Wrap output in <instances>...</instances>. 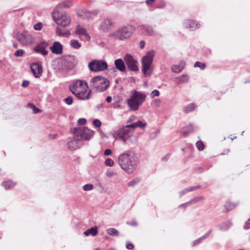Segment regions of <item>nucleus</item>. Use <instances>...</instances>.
<instances>
[{
	"mask_svg": "<svg viewBox=\"0 0 250 250\" xmlns=\"http://www.w3.org/2000/svg\"><path fill=\"white\" fill-rule=\"evenodd\" d=\"M204 199V197L203 196H197V197H196L194 198L193 199L190 200L187 203H186L184 204L181 205V206L186 207V205L195 204V203H197V202H198L201 200H203Z\"/></svg>",
	"mask_w": 250,
	"mask_h": 250,
	"instance_id": "31",
	"label": "nucleus"
},
{
	"mask_svg": "<svg viewBox=\"0 0 250 250\" xmlns=\"http://www.w3.org/2000/svg\"><path fill=\"white\" fill-rule=\"evenodd\" d=\"M244 228L245 229H248L250 228V218L246 221Z\"/></svg>",
	"mask_w": 250,
	"mask_h": 250,
	"instance_id": "54",
	"label": "nucleus"
},
{
	"mask_svg": "<svg viewBox=\"0 0 250 250\" xmlns=\"http://www.w3.org/2000/svg\"><path fill=\"white\" fill-rule=\"evenodd\" d=\"M146 95L142 92L133 90L130 98L127 99V104L130 110L136 111L145 101Z\"/></svg>",
	"mask_w": 250,
	"mask_h": 250,
	"instance_id": "2",
	"label": "nucleus"
},
{
	"mask_svg": "<svg viewBox=\"0 0 250 250\" xmlns=\"http://www.w3.org/2000/svg\"><path fill=\"white\" fill-rule=\"evenodd\" d=\"M114 162L111 158H107L105 161V165L106 166L112 167L113 166Z\"/></svg>",
	"mask_w": 250,
	"mask_h": 250,
	"instance_id": "44",
	"label": "nucleus"
},
{
	"mask_svg": "<svg viewBox=\"0 0 250 250\" xmlns=\"http://www.w3.org/2000/svg\"><path fill=\"white\" fill-rule=\"evenodd\" d=\"M186 62L184 61H181L178 65H174L171 66V70L175 73H179L184 68Z\"/></svg>",
	"mask_w": 250,
	"mask_h": 250,
	"instance_id": "23",
	"label": "nucleus"
},
{
	"mask_svg": "<svg viewBox=\"0 0 250 250\" xmlns=\"http://www.w3.org/2000/svg\"><path fill=\"white\" fill-rule=\"evenodd\" d=\"M196 108V105L194 103H191L188 104L184 108V111L186 113H188L190 112L193 111Z\"/></svg>",
	"mask_w": 250,
	"mask_h": 250,
	"instance_id": "32",
	"label": "nucleus"
},
{
	"mask_svg": "<svg viewBox=\"0 0 250 250\" xmlns=\"http://www.w3.org/2000/svg\"><path fill=\"white\" fill-rule=\"evenodd\" d=\"M93 188L92 184H86L83 186V189L85 191H89L92 189Z\"/></svg>",
	"mask_w": 250,
	"mask_h": 250,
	"instance_id": "45",
	"label": "nucleus"
},
{
	"mask_svg": "<svg viewBox=\"0 0 250 250\" xmlns=\"http://www.w3.org/2000/svg\"><path fill=\"white\" fill-rule=\"evenodd\" d=\"M86 123V120L85 118H81L78 120V124L80 125H84Z\"/></svg>",
	"mask_w": 250,
	"mask_h": 250,
	"instance_id": "50",
	"label": "nucleus"
},
{
	"mask_svg": "<svg viewBox=\"0 0 250 250\" xmlns=\"http://www.w3.org/2000/svg\"><path fill=\"white\" fill-rule=\"evenodd\" d=\"M25 51L23 49H19L15 52V56L16 57H21L24 54Z\"/></svg>",
	"mask_w": 250,
	"mask_h": 250,
	"instance_id": "42",
	"label": "nucleus"
},
{
	"mask_svg": "<svg viewBox=\"0 0 250 250\" xmlns=\"http://www.w3.org/2000/svg\"><path fill=\"white\" fill-rule=\"evenodd\" d=\"M28 106L32 109L33 113L35 114L40 113L41 112V110L37 108L34 104H29Z\"/></svg>",
	"mask_w": 250,
	"mask_h": 250,
	"instance_id": "37",
	"label": "nucleus"
},
{
	"mask_svg": "<svg viewBox=\"0 0 250 250\" xmlns=\"http://www.w3.org/2000/svg\"><path fill=\"white\" fill-rule=\"evenodd\" d=\"M98 229L97 227H92L89 229H88L86 231L84 232V234L86 236L91 235L92 236H95L97 234Z\"/></svg>",
	"mask_w": 250,
	"mask_h": 250,
	"instance_id": "27",
	"label": "nucleus"
},
{
	"mask_svg": "<svg viewBox=\"0 0 250 250\" xmlns=\"http://www.w3.org/2000/svg\"><path fill=\"white\" fill-rule=\"evenodd\" d=\"M75 33L78 35L82 40L89 41L90 37L87 32V30L82 27L80 25H77L75 28Z\"/></svg>",
	"mask_w": 250,
	"mask_h": 250,
	"instance_id": "13",
	"label": "nucleus"
},
{
	"mask_svg": "<svg viewBox=\"0 0 250 250\" xmlns=\"http://www.w3.org/2000/svg\"><path fill=\"white\" fill-rule=\"evenodd\" d=\"M154 55V51H150L147 52L142 58V71L146 77L149 76L152 73L151 65L153 62Z\"/></svg>",
	"mask_w": 250,
	"mask_h": 250,
	"instance_id": "6",
	"label": "nucleus"
},
{
	"mask_svg": "<svg viewBox=\"0 0 250 250\" xmlns=\"http://www.w3.org/2000/svg\"><path fill=\"white\" fill-rule=\"evenodd\" d=\"M112 151L110 149H106L104 151V155L106 156H109L111 155Z\"/></svg>",
	"mask_w": 250,
	"mask_h": 250,
	"instance_id": "56",
	"label": "nucleus"
},
{
	"mask_svg": "<svg viewBox=\"0 0 250 250\" xmlns=\"http://www.w3.org/2000/svg\"><path fill=\"white\" fill-rule=\"evenodd\" d=\"M151 95H152V96L158 97L160 95V92L157 89H154L151 92Z\"/></svg>",
	"mask_w": 250,
	"mask_h": 250,
	"instance_id": "53",
	"label": "nucleus"
},
{
	"mask_svg": "<svg viewBox=\"0 0 250 250\" xmlns=\"http://www.w3.org/2000/svg\"><path fill=\"white\" fill-rule=\"evenodd\" d=\"M131 225L136 226L137 225V223L136 222H132L131 224H129Z\"/></svg>",
	"mask_w": 250,
	"mask_h": 250,
	"instance_id": "63",
	"label": "nucleus"
},
{
	"mask_svg": "<svg viewBox=\"0 0 250 250\" xmlns=\"http://www.w3.org/2000/svg\"><path fill=\"white\" fill-rule=\"evenodd\" d=\"M134 131V130L131 128V126L128 125L115 131L113 136L115 139H121L124 143H125L133 136Z\"/></svg>",
	"mask_w": 250,
	"mask_h": 250,
	"instance_id": "5",
	"label": "nucleus"
},
{
	"mask_svg": "<svg viewBox=\"0 0 250 250\" xmlns=\"http://www.w3.org/2000/svg\"><path fill=\"white\" fill-rule=\"evenodd\" d=\"M48 42H42L34 48V50L37 53H41L43 56H46L48 53V51L46 50V48L48 47Z\"/></svg>",
	"mask_w": 250,
	"mask_h": 250,
	"instance_id": "16",
	"label": "nucleus"
},
{
	"mask_svg": "<svg viewBox=\"0 0 250 250\" xmlns=\"http://www.w3.org/2000/svg\"><path fill=\"white\" fill-rule=\"evenodd\" d=\"M93 86L97 91L103 92L106 90L109 85V81L101 76H97L91 79Z\"/></svg>",
	"mask_w": 250,
	"mask_h": 250,
	"instance_id": "8",
	"label": "nucleus"
},
{
	"mask_svg": "<svg viewBox=\"0 0 250 250\" xmlns=\"http://www.w3.org/2000/svg\"><path fill=\"white\" fill-rule=\"evenodd\" d=\"M70 61L71 62H72V63H73V64H72V66H74L75 64H76V63H75V59L74 58V57L73 56H68L66 59V61Z\"/></svg>",
	"mask_w": 250,
	"mask_h": 250,
	"instance_id": "49",
	"label": "nucleus"
},
{
	"mask_svg": "<svg viewBox=\"0 0 250 250\" xmlns=\"http://www.w3.org/2000/svg\"><path fill=\"white\" fill-rule=\"evenodd\" d=\"M124 59L129 70L134 72L138 71V62L131 55L126 54Z\"/></svg>",
	"mask_w": 250,
	"mask_h": 250,
	"instance_id": "11",
	"label": "nucleus"
},
{
	"mask_svg": "<svg viewBox=\"0 0 250 250\" xmlns=\"http://www.w3.org/2000/svg\"><path fill=\"white\" fill-rule=\"evenodd\" d=\"M160 101L159 100H157L155 101V104L156 106H159L160 105Z\"/></svg>",
	"mask_w": 250,
	"mask_h": 250,
	"instance_id": "61",
	"label": "nucleus"
},
{
	"mask_svg": "<svg viewBox=\"0 0 250 250\" xmlns=\"http://www.w3.org/2000/svg\"><path fill=\"white\" fill-rule=\"evenodd\" d=\"M56 34L60 37L62 36L68 37L71 35L70 31L69 30H64L61 28H60L59 26L57 27L56 30Z\"/></svg>",
	"mask_w": 250,
	"mask_h": 250,
	"instance_id": "24",
	"label": "nucleus"
},
{
	"mask_svg": "<svg viewBox=\"0 0 250 250\" xmlns=\"http://www.w3.org/2000/svg\"><path fill=\"white\" fill-rule=\"evenodd\" d=\"M42 27V24L41 22H39L34 25V29L36 30H40Z\"/></svg>",
	"mask_w": 250,
	"mask_h": 250,
	"instance_id": "47",
	"label": "nucleus"
},
{
	"mask_svg": "<svg viewBox=\"0 0 250 250\" xmlns=\"http://www.w3.org/2000/svg\"><path fill=\"white\" fill-rule=\"evenodd\" d=\"M170 157V154H167L164 158H163V160H165V159L167 160Z\"/></svg>",
	"mask_w": 250,
	"mask_h": 250,
	"instance_id": "62",
	"label": "nucleus"
},
{
	"mask_svg": "<svg viewBox=\"0 0 250 250\" xmlns=\"http://www.w3.org/2000/svg\"><path fill=\"white\" fill-rule=\"evenodd\" d=\"M232 226V223L230 221H228L226 222H224L222 223L219 226V228L220 230H227L229 229V227Z\"/></svg>",
	"mask_w": 250,
	"mask_h": 250,
	"instance_id": "25",
	"label": "nucleus"
},
{
	"mask_svg": "<svg viewBox=\"0 0 250 250\" xmlns=\"http://www.w3.org/2000/svg\"><path fill=\"white\" fill-rule=\"evenodd\" d=\"M93 125L96 127H99L101 126V122L99 119H95L93 121Z\"/></svg>",
	"mask_w": 250,
	"mask_h": 250,
	"instance_id": "46",
	"label": "nucleus"
},
{
	"mask_svg": "<svg viewBox=\"0 0 250 250\" xmlns=\"http://www.w3.org/2000/svg\"><path fill=\"white\" fill-rule=\"evenodd\" d=\"M135 31V28L128 25L121 27L112 33L113 36L116 39L123 41L130 38Z\"/></svg>",
	"mask_w": 250,
	"mask_h": 250,
	"instance_id": "4",
	"label": "nucleus"
},
{
	"mask_svg": "<svg viewBox=\"0 0 250 250\" xmlns=\"http://www.w3.org/2000/svg\"><path fill=\"white\" fill-rule=\"evenodd\" d=\"M70 45L75 49H79L81 47V43L76 40H72L71 41Z\"/></svg>",
	"mask_w": 250,
	"mask_h": 250,
	"instance_id": "36",
	"label": "nucleus"
},
{
	"mask_svg": "<svg viewBox=\"0 0 250 250\" xmlns=\"http://www.w3.org/2000/svg\"><path fill=\"white\" fill-rule=\"evenodd\" d=\"M140 181V179L138 178L134 179L128 183V186L129 187H132L138 184Z\"/></svg>",
	"mask_w": 250,
	"mask_h": 250,
	"instance_id": "39",
	"label": "nucleus"
},
{
	"mask_svg": "<svg viewBox=\"0 0 250 250\" xmlns=\"http://www.w3.org/2000/svg\"><path fill=\"white\" fill-rule=\"evenodd\" d=\"M88 88L87 83L85 81L78 80L70 87V90L72 93L81 90H85Z\"/></svg>",
	"mask_w": 250,
	"mask_h": 250,
	"instance_id": "12",
	"label": "nucleus"
},
{
	"mask_svg": "<svg viewBox=\"0 0 250 250\" xmlns=\"http://www.w3.org/2000/svg\"><path fill=\"white\" fill-rule=\"evenodd\" d=\"M31 70L34 75L36 78H40L42 73V65L39 62H34L30 65Z\"/></svg>",
	"mask_w": 250,
	"mask_h": 250,
	"instance_id": "15",
	"label": "nucleus"
},
{
	"mask_svg": "<svg viewBox=\"0 0 250 250\" xmlns=\"http://www.w3.org/2000/svg\"><path fill=\"white\" fill-rule=\"evenodd\" d=\"M88 66L92 72H100L107 69L108 65L104 60H94L88 63Z\"/></svg>",
	"mask_w": 250,
	"mask_h": 250,
	"instance_id": "10",
	"label": "nucleus"
},
{
	"mask_svg": "<svg viewBox=\"0 0 250 250\" xmlns=\"http://www.w3.org/2000/svg\"><path fill=\"white\" fill-rule=\"evenodd\" d=\"M201 188V186L200 185H198V186H196L191 187L188 188H187L188 189V191L189 192V191H191L194 190H195V189H196L197 188Z\"/></svg>",
	"mask_w": 250,
	"mask_h": 250,
	"instance_id": "52",
	"label": "nucleus"
},
{
	"mask_svg": "<svg viewBox=\"0 0 250 250\" xmlns=\"http://www.w3.org/2000/svg\"><path fill=\"white\" fill-rule=\"evenodd\" d=\"M114 27V23L110 19H104L101 22L99 29L104 32H108Z\"/></svg>",
	"mask_w": 250,
	"mask_h": 250,
	"instance_id": "14",
	"label": "nucleus"
},
{
	"mask_svg": "<svg viewBox=\"0 0 250 250\" xmlns=\"http://www.w3.org/2000/svg\"><path fill=\"white\" fill-rule=\"evenodd\" d=\"M16 184L10 180L6 181L2 183V186L5 188L6 189H9L13 188Z\"/></svg>",
	"mask_w": 250,
	"mask_h": 250,
	"instance_id": "29",
	"label": "nucleus"
},
{
	"mask_svg": "<svg viewBox=\"0 0 250 250\" xmlns=\"http://www.w3.org/2000/svg\"><path fill=\"white\" fill-rule=\"evenodd\" d=\"M235 207V205L230 202H227L225 205V208L227 211L232 210Z\"/></svg>",
	"mask_w": 250,
	"mask_h": 250,
	"instance_id": "40",
	"label": "nucleus"
},
{
	"mask_svg": "<svg viewBox=\"0 0 250 250\" xmlns=\"http://www.w3.org/2000/svg\"><path fill=\"white\" fill-rule=\"evenodd\" d=\"M194 127L192 125H189L182 128V132L185 135H188L189 133L193 131Z\"/></svg>",
	"mask_w": 250,
	"mask_h": 250,
	"instance_id": "28",
	"label": "nucleus"
},
{
	"mask_svg": "<svg viewBox=\"0 0 250 250\" xmlns=\"http://www.w3.org/2000/svg\"><path fill=\"white\" fill-rule=\"evenodd\" d=\"M91 91H89L88 92L87 91V89L85 90H81L79 91H76L75 93H73L74 95L76 96L77 98L80 99L86 100H88L90 98Z\"/></svg>",
	"mask_w": 250,
	"mask_h": 250,
	"instance_id": "21",
	"label": "nucleus"
},
{
	"mask_svg": "<svg viewBox=\"0 0 250 250\" xmlns=\"http://www.w3.org/2000/svg\"><path fill=\"white\" fill-rule=\"evenodd\" d=\"M29 82L28 81L24 80L22 82L21 85L23 87H26L29 85Z\"/></svg>",
	"mask_w": 250,
	"mask_h": 250,
	"instance_id": "55",
	"label": "nucleus"
},
{
	"mask_svg": "<svg viewBox=\"0 0 250 250\" xmlns=\"http://www.w3.org/2000/svg\"><path fill=\"white\" fill-rule=\"evenodd\" d=\"M114 64L117 69L121 72H125L126 70L125 64L123 60L118 59L114 62Z\"/></svg>",
	"mask_w": 250,
	"mask_h": 250,
	"instance_id": "22",
	"label": "nucleus"
},
{
	"mask_svg": "<svg viewBox=\"0 0 250 250\" xmlns=\"http://www.w3.org/2000/svg\"><path fill=\"white\" fill-rule=\"evenodd\" d=\"M15 37L24 46H28L35 42L34 37L28 32H17L15 33Z\"/></svg>",
	"mask_w": 250,
	"mask_h": 250,
	"instance_id": "9",
	"label": "nucleus"
},
{
	"mask_svg": "<svg viewBox=\"0 0 250 250\" xmlns=\"http://www.w3.org/2000/svg\"><path fill=\"white\" fill-rule=\"evenodd\" d=\"M64 101L65 104H67V105H71L73 102V98L71 96L67 97V98L64 99Z\"/></svg>",
	"mask_w": 250,
	"mask_h": 250,
	"instance_id": "43",
	"label": "nucleus"
},
{
	"mask_svg": "<svg viewBox=\"0 0 250 250\" xmlns=\"http://www.w3.org/2000/svg\"><path fill=\"white\" fill-rule=\"evenodd\" d=\"M138 29L145 35H153L155 31L151 26L149 25H141L138 27Z\"/></svg>",
	"mask_w": 250,
	"mask_h": 250,
	"instance_id": "18",
	"label": "nucleus"
},
{
	"mask_svg": "<svg viewBox=\"0 0 250 250\" xmlns=\"http://www.w3.org/2000/svg\"><path fill=\"white\" fill-rule=\"evenodd\" d=\"M211 232V230H209L206 234H205L204 235L202 236L201 237L198 238L197 240H195L192 243V245L195 246L199 243H200L202 241L204 240L206 238H207L209 234Z\"/></svg>",
	"mask_w": 250,
	"mask_h": 250,
	"instance_id": "30",
	"label": "nucleus"
},
{
	"mask_svg": "<svg viewBox=\"0 0 250 250\" xmlns=\"http://www.w3.org/2000/svg\"><path fill=\"white\" fill-rule=\"evenodd\" d=\"M72 5V2L70 0H67L62 2L61 3H60L57 5V6L56 7V8H57V10H59V9L61 8L62 7H70Z\"/></svg>",
	"mask_w": 250,
	"mask_h": 250,
	"instance_id": "33",
	"label": "nucleus"
},
{
	"mask_svg": "<svg viewBox=\"0 0 250 250\" xmlns=\"http://www.w3.org/2000/svg\"><path fill=\"white\" fill-rule=\"evenodd\" d=\"M13 47L15 48H17L18 47L17 43H14L13 44Z\"/></svg>",
	"mask_w": 250,
	"mask_h": 250,
	"instance_id": "64",
	"label": "nucleus"
},
{
	"mask_svg": "<svg viewBox=\"0 0 250 250\" xmlns=\"http://www.w3.org/2000/svg\"><path fill=\"white\" fill-rule=\"evenodd\" d=\"M107 233L113 236H117L119 235V231L114 228H109L107 230Z\"/></svg>",
	"mask_w": 250,
	"mask_h": 250,
	"instance_id": "35",
	"label": "nucleus"
},
{
	"mask_svg": "<svg viewBox=\"0 0 250 250\" xmlns=\"http://www.w3.org/2000/svg\"><path fill=\"white\" fill-rule=\"evenodd\" d=\"M73 142V140H71L68 142V148L71 150L75 149L76 148V146H72Z\"/></svg>",
	"mask_w": 250,
	"mask_h": 250,
	"instance_id": "48",
	"label": "nucleus"
},
{
	"mask_svg": "<svg viewBox=\"0 0 250 250\" xmlns=\"http://www.w3.org/2000/svg\"><path fill=\"white\" fill-rule=\"evenodd\" d=\"M196 146L199 150H203L204 149L205 146L203 143L201 141H198L196 143Z\"/></svg>",
	"mask_w": 250,
	"mask_h": 250,
	"instance_id": "41",
	"label": "nucleus"
},
{
	"mask_svg": "<svg viewBox=\"0 0 250 250\" xmlns=\"http://www.w3.org/2000/svg\"><path fill=\"white\" fill-rule=\"evenodd\" d=\"M188 77L186 75H183L182 77H178L176 79L177 84H180L181 83L188 82Z\"/></svg>",
	"mask_w": 250,
	"mask_h": 250,
	"instance_id": "34",
	"label": "nucleus"
},
{
	"mask_svg": "<svg viewBox=\"0 0 250 250\" xmlns=\"http://www.w3.org/2000/svg\"><path fill=\"white\" fill-rule=\"evenodd\" d=\"M146 123H143L141 121H138L136 123L129 125V126H131V128H132L133 130L135 128L137 127H139L142 128H144L146 126Z\"/></svg>",
	"mask_w": 250,
	"mask_h": 250,
	"instance_id": "26",
	"label": "nucleus"
},
{
	"mask_svg": "<svg viewBox=\"0 0 250 250\" xmlns=\"http://www.w3.org/2000/svg\"><path fill=\"white\" fill-rule=\"evenodd\" d=\"M186 28L189 29L191 31L195 30L199 28L200 24L198 23L195 21L191 20H186L184 22Z\"/></svg>",
	"mask_w": 250,
	"mask_h": 250,
	"instance_id": "17",
	"label": "nucleus"
},
{
	"mask_svg": "<svg viewBox=\"0 0 250 250\" xmlns=\"http://www.w3.org/2000/svg\"><path fill=\"white\" fill-rule=\"evenodd\" d=\"M145 45V41H141L140 42V47L141 49H143V48H144Z\"/></svg>",
	"mask_w": 250,
	"mask_h": 250,
	"instance_id": "59",
	"label": "nucleus"
},
{
	"mask_svg": "<svg viewBox=\"0 0 250 250\" xmlns=\"http://www.w3.org/2000/svg\"><path fill=\"white\" fill-rule=\"evenodd\" d=\"M73 139L76 141H88L93 136L94 131L86 127H77L72 129Z\"/></svg>",
	"mask_w": 250,
	"mask_h": 250,
	"instance_id": "3",
	"label": "nucleus"
},
{
	"mask_svg": "<svg viewBox=\"0 0 250 250\" xmlns=\"http://www.w3.org/2000/svg\"><path fill=\"white\" fill-rule=\"evenodd\" d=\"M112 100V98L110 96H107L105 99V101L107 103H110Z\"/></svg>",
	"mask_w": 250,
	"mask_h": 250,
	"instance_id": "60",
	"label": "nucleus"
},
{
	"mask_svg": "<svg viewBox=\"0 0 250 250\" xmlns=\"http://www.w3.org/2000/svg\"><path fill=\"white\" fill-rule=\"evenodd\" d=\"M136 155L133 151H128L119 156V165L125 172L131 173L136 168L137 162Z\"/></svg>",
	"mask_w": 250,
	"mask_h": 250,
	"instance_id": "1",
	"label": "nucleus"
},
{
	"mask_svg": "<svg viewBox=\"0 0 250 250\" xmlns=\"http://www.w3.org/2000/svg\"><path fill=\"white\" fill-rule=\"evenodd\" d=\"M78 15L83 19L88 20L94 18L97 15V13L94 11L83 10L81 12H78Z\"/></svg>",
	"mask_w": 250,
	"mask_h": 250,
	"instance_id": "20",
	"label": "nucleus"
},
{
	"mask_svg": "<svg viewBox=\"0 0 250 250\" xmlns=\"http://www.w3.org/2000/svg\"><path fill=\"white\" fill-rule=\"evenodd\" d=\"M206 66V65L205 63L199 62H196L194 64V66L195 67H199L201 70H204Z\"/></svg>",
	"mask_w": 250,
	"mask_h": 250,
	"instance_id": "38",
	"label": "nucleus"
},
{
	"mask_svg": "<svg viewBox=\"0 0 250 250\" xmlns=\"http://www.w3.org/2000/svg\"><path fill=\"white\" fill-rule=\"evenodd\" d=\"M52 17L59 26L66 27L71 22L70 16L65 13H61L59 10H57V8H55L52 13Z\"/></svg>",
	"mask_w": 250,
	"mask_h": 250,
	"instance_id": "7",
	"label": "nucleus"
},
{
	"mask_svg": "<svg viewBox=\"0 0 250 250\" xmlns=\"http://www.w3.org/2000/svg\"><path fill=\"white\" fill-rule=\"evenodd\" d=\"M156 0H146V4L147 5H150L152 4L153 2H154Z\"/></svg>",
	"mask_w": 250,
	"mask_h": 250,
	"instance_id": "58",
	"label": "nucleus"
},
{
	"mask_svg": "<svg viewBox=\"0 0 250 250\" xmlns=\"http://www.w3.org/2000/svg\"><path fill=\"white\" fill-rule=\"evenodd\" d=\"M188 188H185L184 189H183L182 191L180 192V195L181 196H182L183 195H184V194H185L186 193H187V192H188Z\"/></svg>",
	"mask_w": 250,
	"mask_h": 250,
	"instance_id": "57",
	"label": "nucleus"
},
{
	"mask_svg": "<svg viewBox=\"0 0 250 250\" xmlns=\"http://www.w3.org/2000/svg\"><path fill=\"white\" fill-rule=\"evenodd\" d=\"M50 49L54 54L58 55L62 53V46L59 42H54L53 45L50 47Z\"/></svg>",
	"mask_w": 250,
	"mask_h": 250,
	"instance_id": "19",
	"label": "nucleus"
},
{
	"mask_svg": "<svg viewBox=\"0 0 250 250\" xmlns=\"http://www.w3.org/2000/svg\"><path fill=\"white\" fill-rule=\"evenodd\" d=\"M126 248L128 250H132L134 248V245L132 243L127 242L126 244Z\"/></svg>",
	"mask_w": 250,
	"mask_h": 250,
	"instance_id": "51",
	"label": "nucleus"
}]
</instances>
